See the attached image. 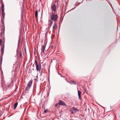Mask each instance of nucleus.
<instances>
[{"instance_id":"obj_24","label":"nucleus","mask_w":120,"mask_h":120,"mask_svg":"<svg viewBox=\"0 0 120 120\" xmlns=\"http://www.w3.org/2000/svg\"><path fill=\"white\" fill-rule=\"evenodd\" d=\"M58 74L59 75H60L61 76V77H64V76H61V75H60V74L58 72Z\"/></svg>"},{"instance_id":"obj_3","label":"nucleus","mask_w":120,"mask_h":120,"mask_svg":"<svg viewBox=\"0 0 120 120\" xmlns=\"http://www.w3.org/2000/svg\"><path fill=\"white\" fill-rule=\"evenodd\" d=\"M47 43V42L46 41H45V42L44 43V45L42 47L41 50L42 52L43 53H45V52H44V50H45V49L46 47V43Z\"/></svg>"},{"instance_id":"obj_1","label":"nucleus","mask_w":120,"mask_h":120,"mask_svg":"<svg viewBox=\"0 0 120 120\" xmlns=\"http://www.w3.org/2000/svg\"><path fill=\"white\" fill-rule=\"evenodd\" d=\"M35 62L37 71L38 72L40 71L41 68L40 64H38L37 61L36 60H35Z\"/></svg>"},{"instance_id":"obj_14","label":"nucleus","mask_w":120,"mask_h":120,"mask_svg":"<svg viewBox=\"0 0 120 120\" xmlns=\"http://www.w3.org/2000/svg\"><path fill=\"white\" fill-rule=\"evenodd\" d=\"M4 11H2V17H3V19H4V16L5 15V13L4 12Z\"/></svg>"},{"instance_id":"obj_18","label":"nucleus","mask_w":120,"mask_h":120,"mask_svg":"<svg viewBox=\"0 0 120 120\" xmlns=\"http://www.w3.org/2000/svg\"><path fill=\"white\" fill-rule=\"evenodd\" d=\"M38 13L37 11H36L35 12V17L37 18L38 16Z\"/></svg>"},{"instance_id":"obj_27","label":"nucleus","mask_w":120,"mask_h":120,"mask_svg":"<svg viewBox=\"0 0 120 120\" xmlns=\"http://www.w3.org/2000/svg\"><path fill=\"white\" fill-rule=\"evenodd\" d=\"M1 116V115L0 114V117Z\"/></svg>"},{"instance_id":"obj_6","label":"nucleus","mask_w":120,"mask_h":120,"mask_svg":"<svg viewBox=\"0 0 120 120\" xmlns=\"http://www.w3.org/2000/svg\"><path fill=\"white\" fill-rule=\"evenodd\" d=\"M59 104L60 105H62L64 106L65 105V104L64 102L63 101L61 100L59 101Z\"/></svg>"},{"instance_id":"obj_23","label":"nucleus","mask_w":120,"mask_h":120,"mask_svg":"<svg viewBox=\"0 0 120 120\" xmlns=\"http://www.w3.org/2000/svg\"><path fill=\"white\" fill-rule=\"evenodd\" d=\"M2 43V40L1 39H0V44H1Z\"/></svg>"},{"instance_id":"obj_4","label":"nucleus","mask_w":120,"mask_h":120,"mask_svg":"<svg viewBox=\"0 0 120 120\" xmlns=\"http://www.w3.org/2000/svg\"><path fill=\"white\" fill-rule=\"evenodd\" d=\"M71 112L72 113L74 114L76 112L78 111L79 110L77 109H76L74 107H72L71 108Z\"/></svg>"},{"instance_id":"obj_17","label":"nucleus","mask_w":120,"mask_h":120,"mask_svg":"<svg viewBox=\"0 0 120 120\" xmlns=\"http://www.w3.org/2000/svg\"><path fill=\"white\" fill-rule=\"evenodd\" d=\"M3 57L2 56H0V64H1L2 63V60Z\"/></svg>"},{"instance_id":"obj_15","label":"nucleus","mask_w":120,"mask_h":120,"mask_svg":"<svg viewBox=\"0 0 120 120\" xmlns=\"http://www.w3.org/2000/svg\"><path fill=\"white\" fill-rule=\"evenodd\" d=\"M18 104V103L17 102H16L15 103L14 105V110H15Z\"/></svg>"},{"instance_id":"obj_9","label":"nucleus","mask_w":120,"mask_h":120,"mask_svg":"<svg viewBox=\"0 0 120 120\" xmlns=\"http://www.w3.org/2000/svg\"><path fill=\"white\" fill-rule=\"evenodd\" d=\"M49 26L48 28H49V26H50V27L51 26V25L53 23V22L51 20H49Z\"/></svg>"},{"instance_id":"obj_26","label":"nucleus","mask_w":120,"mask_h":120,"mask_svg":"<svg viewBox=\"0 0 120 120\" xmlns=\"http://www.w3.org/2000/svg\"><path fill=\"white\" fill-rule=\"evenodd\" d=\"M4 27V29L5 27H4H4Z\"/></svg>"},{"instance_id":"obj_12","label":"nucleus","mask_w":120,"mask_h":120,"mask_svg":"<svg viewBox=\"0 0 120 120\" xmlns=\"http://www.w3.org/2000/svg\"><path fill=\"white\" fill-rule=\"evenodd\" d=\"M32 80H30L28 82L27 85L31 87L32 82Z\"/></svg>"},{"instance_id":"obj_25","label":"nucleus","mask_w":120,"mask_h":120,"mask_svg":"<svg viewBox=\"0 0 120 120\" xmlns=\"http://www.w3.org/2000/svg\"><path fill=\"white\" fill-rule=\"evenodd\" d=\"M24 51H25V52H26V49H25Z\"/></svg>"},{"instance_id":"obj_11","label":"nucleus","mask_w":120,"mask_h":120,"mask_svg":"<svg viewBox=\"0 0 120 120\" xmlns=\"http://www.w3.org/2000/svg\"><path fill=\"white\" fill-rule=\"evenodd\" d=\"M81 94V92L80 91L78 90V94L79 96V99H81V96L80 95Z\"/></svg>"},{"instance_id":"obj_22","label":"nucleus","mask_w":120,"mask_h":120,"mask_svg":"<svg viewBox=\"0 0 120 120\" xmlns=\"http://www.w3.org/2000/svg\"><path fill=\"white\" fill-rule=\"evenodd\" d=\"M19 42H20V40L19 39V40L18 42V47H19Z\"/></svg>"},{"instance_id":"obj_7","label":"nucleus","mask_w":120,"mask_h":120,"mask_svg":"<svg viewBox=\"0 0 120 120\" xmlns=\"http://www.w3.org/2000/svg\"><path fill=\"white\" fill-rule=\"evenodd\" d=\"M52 9L54 11H56V6L55 4H54L52 7Z\"/></svg>"},{"instance_id":"obj_21","label":"nucleus","mask_w":120,"mask_h":120,"mask_svg":"<svg viewBox=\"0 0 120 120\" xmlns=\"http://www.w3.org/2000/svg\"><path fill=\"white\" fill-rule=\"evenodd\" d=\"M47 109H46V110H45L44 111V113H46V112H47Z\"/></svg>"},{"instance_id":"obj_13","label":"nucleus","mask_w":120,"mask_h":120,"mask_svg":"<svg viewBox=\"0 0 120 120\" xmlns=\"http://www.w3.org/2000/svg\"><path fill=\"white\" fill-rule=\"evenodd\" d=\"M57 24L56 23H54L53 27V28L55 29H57Z\"/></svg>"},{"instance_id":"obj_16","label":"nucleus","mask_w":120,"mask_h":120,"mask_svg":"<svg viewBox=\"0 0 120 120\" xmlns=\"http://www.w3.org/2000/svg\"><path fill=\"white\" fill-rule=\"evenodd\" d=\"M30 87V86L27 85L25 91H28Z\"/></svg>"},{"instance_id":"obj_19","label":"nucleus","mask_w":120,"mask_h":120,"mask_svg":"<svg viewBox=\"0 0 120 120\" xmlns=\"http://www.w3.org/2000/svg\"><path fill=\"white\" fill-rule=\"evenodd\" d=\"M70 83L71 84H72L74 83L75 84H76V83H75L73 81H71L70 82Z\"/></svg>"},{"instance_id":"obj_20","label":"nucleus","mask_w":120,"mask_h":120,"mask_svg":"<svg viewBox=\"0 0 120 120\" xmlns=\"http://www.w3.org/2000/svg\"><path fill=\"white\" fill-rule=\"evenodd\" d=\"M19 56L20 57H22V55L21 53H20L19 54Z\"/></svg>"},{"instance_id":"obj_2","label":"nucleus","mask_w":120,"mask_h":120,"mask_svg":"<svg viewBox=\"0 0 120 120\" xmlns=\"http://www.w3.org/2000/svg\"><path fill=\"white\" fill-rule=\"evenodd\" d=\"M51 19V20L55 21L58 18V16L56 14H54L53 13L50 16Z\"/></svg>"},{"instance_id":"obj_8","label":"nucleus","mask_w":120,"mask_h":120,"mask_svg":"<svg viewBox=\"0 0 120 120\" xmlns=\"http://www.w3.org/2000/svg\"><path fill=\"white\" fill-rule=\"evenodd\" d=\"M50 28V26H49V28H47L46 29V30L47 31L46 32L45 34V38H46V36L47 35V34L48 33V31L49 30V29Z\"/></svg>"},{"instance_id":"obj_10","label":"nucleus","mask_w":120,"mask_h":120,"mask_svg":"<svg viewBox=\"0 0 120 120\" xmlns=\"http://www.w3.org/2000/svg\"><path fill=\"white\" fill-rule=\"evenodd\" d=\"M1 4H2V5L1 6V10L2 11H4V4L3 3V2L2 1L1 2Z\"/></svg>"},{"instance_id":"obj_5","label":"nucleus","mask_w":120,"mask_h":120,"mask_svg":"<svg viewBox=\"0 0 120 120\" xmlns=\"http://www.w3.org/2000/svg\"><path fill=\"white\" fill-rule=\"evenodd\" d=\"M4 46L2 47L0 50L1 51V56L3 57V55L4 54Z\"/></svg>"}]
</instances>
